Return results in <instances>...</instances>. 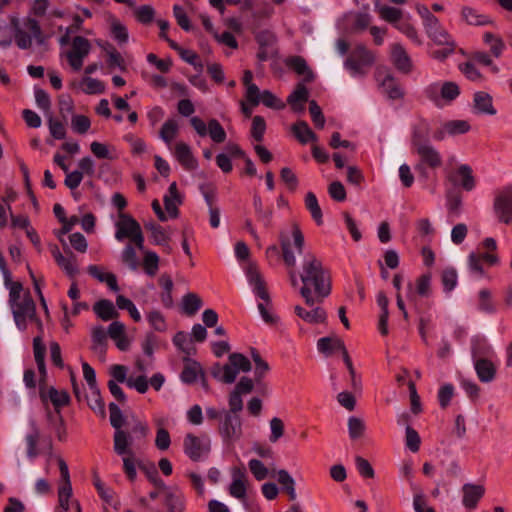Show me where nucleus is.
I'll return each mask as SVG.
<instances>
[{
  "label": "nucleus",
  "mask_w": 512,
  "mask_h": 512,
  "mask_svg": "<svg viewBox=\"0 0 512 512\" xmlns=\"http://www.w3.org/2000/svg\"><path fill=\"white\" fill-rule=\"evenodd\" d=\"M440 49L432 53V57L438 61H444L455 52L456 43L445 28H440L427 35Z\"/></svg>",
  "instance_id": "nucleus-12"
},
{
  "label": "nucleus",
  "mask_w": 512,
  "mask_h": 512,
  "mask_svg": "<svg viewBox=\"0 0 512 512\" xmlns=\"http://www.w3.org/2000/svg\"><path fill=\"white\" fill-rule=\"evenodd\" d=\"M431 281L432 277L430 274H423L418 277L415 281L416 293L421 297H429L432 292Z\"/></svg>",
  "instance_id": "nucleus-59"
},
{
  "label": "nucleus",
  "mask_w": 512,
  "mask_h": 512,
  "mask_svg": "<svg viewBox=\"0 0 512 512\" xmlns=\"http://www.w3.org/2000/svg\"><path fill=\"white\" fill-rule=\"evenodd\" d=\"M257 308L259 314L263 321L266 324L274 325L278 322V317L272 311V301L271 298H267L266 300L257 301Z\"/></svg>",
  "instance_id": "nucleus-46"
},
{
  "label": "nucleus",
  "mask_w": 512,
  "mask_h": 512,
  "mask_svg": "<svg viewBox=\"0 0 512 512\" xmlns=\"http://www.w3.org/2000/svg\"><path fill=\"white\" fill-rule=\"evenodd\" d=\"M91 49V43L85 37L76 36L71 40V47L64 53V56L73 71L81 70L84 60L89 55Z\"/></svg>",
  "instance_id": "nucleus-10"
},
{
  "label": "nucleus",
  "mask_w": 512,
  "mask_h": 512,
  "mask_svg": "<svg viewBox=\"0 0 512 512\" xmlns=\"http://www.w3.org/2000/svg\"><path fill=\"white\" fill-rule=\"evenodd\" d=\"M305 205L306 208L311 213L312 218L315 222L320 225L322 224V210L319 206L316 195L313 192H308L305 196Z\"/></svg>",
  "instance_id": "nucleus-50"
},
{
  "label": "nucleus",
  "mask_w": 512,
  "mask_h": 512,
  "mask_svg": "<svg viewBox=\"0 0 512 512\" xmlns=\"http://www.w3.org/2000/svg\"><path fill=\"white\" fill-rule=\"evenodd\" d=\"M463 505L468 509H474L478 501L483 497L485 488L482 485L466 483L462 487Z\"/></svg>",
  "instance_id": "nucleus-26"
},
{
  "label": "nucleus",
  "mask_w": 512,
  "mask_h": 512,
  "mask_svg": "<svg viewBox=\"0 0 512 512\" xmlns=\"http://www.w3.org/2000/svg\"><path fill=\"white\" fill-rule=\"evenodd\" d=\"M33 351H34V357L35 361L38 367L39 372L44 376L46 374V368H45V353H46V347L42 341V338L40 336H37L33 339Z\"/></svg>",
  "instance_id": "nucleus-45"
},
{
  "label": "nucleus",
  "mask_w": 512,
  "mask_h": 512,
  "mask_svg": "<svg viewBox=\"0 0 512 512\" xmlns=\"http://www.w3.org/2000/svg\"><path fill=\"white\" fill-rule=\"evenodd\" d=\"M126 385L129 388L135 389L139 393L144 394L148 390L149 381L143 374L138 376L130 375L126 381Z\"/></svg>",
  "instance_id": "nucleus-61"
},
{
  "label": "nucleus",
  "mask_w": 512,
  "mask_h": 512,
  "mask_svg": "<svg viewBox=\"0 0 512 512\" xmlns=\"http://www.w3.org/2000/svg\"><path fill=\"white\" fill-rule=\"evenodd\" d=\"M89 407L100 414H104V403L102 401L98 386L89 387V394L86 396Z\"/></svg>",
  "instance_id": "nucleus-55"
},
{
  "label": "nucleus",
  "mask_w": 512,
  "mask_h": 512,
  "mask_svg": "<svg viewBox=\"0 0 512 512\" xmlns=\"http://www.w3.org/2000/svg\"><path fill=\"white\" fill-rule=\"evenodd\" d=\"M424 96L437 108L451 106L460 96L461 88L455 81L436 80L424 88Z\"/></svg>",
  "instance_id": "nucleus-3"
},
{
  "label": "nucleus",
  "mask_w": 512,
  "mask_h": 512,
  "mask_svg": "<svg viewBox=\"0 0 512 512\" xmlns=\"http://www.w3.org/2000/svg\"><path fill=\"white\" fill-rule=\"evenodd\" d=\"M163 201L169 218H176L178 216V206L182 203V197L177 189L176 182L170 184Z\"/></svg>",
  "instance_id": "nucleus-28"
},
{
  "label": "nucleus",
  "mask_w": 512,
  "mask_h": 512,
  "mask_svg": "<svg viewBox=\"0 0 512 512\" xmlns=\"http://www.w3.org/2000/svg\"><path fill=\"white\" fill-rule=\"evenodd\" d=\"M143 267L148 276H155L159 268V256L153 251L145 252Z\"/></svg>",
  "instance_id": "nucleus-56"
},
{
  "label": "nucleus",
  "mask_w": 512,
  "mask_h": 512,
  "mask_svg": "<svg viewBox=\"0 0 512 512\" xmlns=\"http://www.w3.org/2000/svg\"><path fill=\"white\" fill-rule=\"evenodd\" d=\"M318 351L325 354L326 356L331 355L336 351L342 352L344 362L352 374L354 373V368L352 366V362L350 357L345 349L343 341L338 337H323L320 338L317 342Z\"/></svg>",
  "instance_id": "nucleus-18"
},
{
  "label": "nucleus",
  "mask_w": 512,
  "mask_h": 512,
  "mask_svg": "<svg viewBox=\"0 0 512 512\" xmlns=\"http://www.w3.org/2000/svg\"><path fill=\"white\" fill-rule=\"evenodd\" d=\"M173 153L176 159L184 168L188 170H193L196 168L197 161L192 155L191 148L186 143H177L174 147Z\"/></svg>",
  "instance_id": "nucleus-30"
},
{
  "label": "nucleus",
  "mask_w": 512,
  "mask_h": 512,
  "mask_svg": "<svg viewBox=\"0 0 512 512\" xmlns=\"http://www.w3.org/2000/svg\"><path fill=\"white\" fill-rule=\"evenodd\" d=\"M253 206L258 215V218L265 226H269L271 223L273 212L271 209H264L262 199L259 195L253 196Z\"/></svg>",
  "instance_id": "nucleus-57"
},
{
  "label": "nucleus",
  "mask_w": 512,
  "mask_h": 512,
  "mask_svg": "<svg viewBox=\"0 0 512 512\" xmlns=\"http://www.w3.org/2000/svg\"><path fill=\"white\" fill-rule=\"evenodd\" d=\"M110 338L115 342L117 348L121 351H126L130 347V340L126 335L125 325L120 321L112 322L107 330Z\"/></svg>",
  "instance_id": "nucleus-27"
},
{
  "label": "nucleus",
  "mask_w": 512,
  "mask_h": 512,
  "mask_svg": "<svg viewBox=\"0 0 512 512\" xmlns=\"http://www.w3.org/2000/svg\"><path fill=\"white\" fill-rule=\"evenodd\" d=\"M29 424L31 426V432L28 433L25 437L27 444V456L30 459H34L37 456V443L39 439V431L34 419L30 418Z\"/></svg>",
  "instance_id": "nucleus-44"
},
{
  "label": "nucleus",
  "mask_w": 512,
  "mask_h": 512,
  "mask_svg": "<svg viewBox=\"0 0 512 512\" xmlns=\"http://www.w3.org/2000/svg\"><path fill=\"white\" fill-rule=\"evenodd\" d=\"M107 332L102 326H95L92 328L91 337H92V348L97 353H104L106 346V338Z\"/></svg>",
  "instance_id": "nucleus-48"
},
{
  "label": "nucleus",
  "mask_w": 512,
  "mask_h": 512,
  "mask_svg": "<svg viewBox=\"0 0 512 512\" xmlns=\"http://www.w3.org/2000/svg\"><path fill=\"white\" fill-rule=\"evenodd\" d=\"M390 58L394 67L403 74H410L414 70V63L405 47L400 43L390 46Z\"/></svg>",
  "instance_id": "nucleus-19"
},
{
  "label": "nucleus",
  "mask_w": 512,
  "mask_h": 512,
  "mask_svg": "<svg viewBox=\"0 0 512 512\" xmlns=\"http://www.w3.org/2000/svg\"><path fill=\"white\" fill-rule=\"evenodd\" d=\"M40 395L43 401L49 399L56 408L65 406L69 402V395L67 394L66 391H59L53 387H51L47 393L41 391Z\"/></svg>",
  "instance_id": "nucleus-43"
},
{
  "label": "nucleus",
  "mask_w": 512,
  "mask_h": 512,
  "mask_svg": "<svg viewBox=\"0 0 512 512\" xmlns=\"http://www.w3.org/2000/svg\"><path fill=\"white\" fill-rule=\"evenodd\" d=\"M231 478L232 481L228 489L229 494L239 500L245 499L247 492V476L245 470L234 467L231 470Z\"/></svg>",
  "instance_id": "nucleus-23"
},
{
  "label": "nucleus",
  "mask_w": 512,
  "mask_h": 512,
  "mask_svg": "<svg viewBox=\"0 0 512 512\" xmlns=\"http://www.w3.org/2000/svg\"><path fill=\"white\" fill-rule=\"evenodd\" d=\"M248 285L257 301L270 298L264 276L254 264H249L244 270Z\"/></svg>",
  "instance_id": "nucleus-14"
},
{
  "label": "nucleus",
  "mask_w": 512,
  "mask_h": 512,
  "mask_svg": "<svg viewBox=\"0 0 512 512\" xmlns=\"http://www.w3.org/2000/svg\"><path fill=\"white\" fill-rule=\"evenodd\" d=\"M292 131L295 137L302 144H306L308 142L317 141L316 134L311 130L309 125L305 121H298L292 126Z\"/></svg>",
  "instance_id": "nucleus-37"
},
{
  "label": "nucleus",
  "mask_w": 512,
  "mask_h": 512,
  "mask_svg": "<svg viewBox=\"0 0 512 512\" xmlns=\"http://www.w3.org/2000/svg\"><path fill=\"white\" fill-rule=\"evenodd\" d=\"M202 306V300L194 293H188L182 298V309L188 315H194Z\"/></svg>",
  "instance_id": "nucleus-51"
},
{
  "label": "nucleus",
  "mask_w": 512,
  "mask_h": 512,
  "mask_svg": "<svg viewBox=\"0 0 512 512\" xmlns=\"http://www.w3.org/2000/svg\"><path fill=\"white\" fill-rule=\"evenodd\" d=\"M178 131L179 124L175 118L167 119L160 129L159 137L170 150L172 149V141L177 136Z\"/></svg>",
  "instance_id": "nucleus-32"
},
{
  "label": "nucleus",
  "mask_w": 512,
  "mask_h": 512,
  "mask_svg": "<svg viewBox=\"0 0 512 512\" xmlns=\"http://www.w3.org/2000/svg\"><path fill=\"white\" fill-rule=\"evenodd\" d=\"M376 81L385 94L390 99H399L403 96V91L396 79L386 67H378L375 73Z\"/></svg>",
  "instance_id": "nucleus-17"
},
{
  "label": "nucleus",
  "mask_w": 512,
  "mask_h": 512,
  "mask_svg": "<svg viewBox=\"0 0 512 512\" xmlns=\"http://www.w3.org/2000/svg\"><path fill=\"white\" fill-rule=\"evenodd\" d=\"M50 134L55 139H64L66 136V129L63 123L53 118L52 114L46 116Z\"/></svg>",
  "instance_id": "nucleus-63"
},
{
  "label": "nucleus",
  "mask_w": 512,
  "mask_h": 512,
  "mask_svg": "<svg viewBox=\"0 0 512 512\" xmlns=\"http://www.w3.org/2000/svg\"><path fill=\"white\" fill-rule=\"evenodd\" d=\"M146 228L151 232L153 243L165 245L169 241L170 235L162 226L155 223H148Z\"/></svg>",
  "instance_id": "nucleus-54"
},
{
  "label": "nucleus",
  "mask_w": 512,
  "mask_h": 512,
  "mask_svg": "<svg viewBox=\"0 0 512 512\" xmlns=\"http://www.w3.org/2000/svg\"><path fill=\"white\" fill-rule=\"evenodd\" d=\"M202 373L199 363L187 360L185 367L181 373V380L184 383H193L197 380L198 376Z\"/></svg>",
  "instance_id": "nucleus-49"
},
{
  "label": "nucleus",
  "mask_w": 512,
  "mask_h": 512,
  "mask_svg": "<svg viewBox=\"0 0 512 512\" xmlns=\"http://www.w3.org/2000/svg\"><path fill=\"white\" fill-rule=\"evenodd\" d=\"M477 309L485 314L493 315L497 312V306L488 289H481L478 293Z\"/></svg>",
  "instance_id": "nucleus-36"
},
{
  "label": "nucleus",
  "mask_w": 512,
  "mask_h": 512,
  "mask_svg": "<svg viewBox=\"0 0 512 512\" xmlns=\"http://www.w3.org/2000/svg\"><path fill=\"white\" fill-rule=\"evenodd\" d=\"M483 41L489 46L490 52L494 57L499 58L502 56L506 46L500 36L491 32H485L483 34Z\"/></svg>",
  "instance_id": "nucleus-39"
},
{
  "label": "nucleus",
  "mask_w": 512,
  "mask_h": 512,
  "mask_svg": "<svg viewBox=\"0 0 512 512\" xmlns=\"http://www.w3.org/2000/svg\"><path fill=\"white\" fill-rule=\"evenodd\" d=\"M250 370L251 363L246 356L241 353H232L229 355L228 363L223 366L216 365L212 374L217 380L231 384L240 372H249Z\"/></svg>",
  "instance_id": "nucleus-4"
},
{
  "label": "nucleus",
  "mask_w": 512,
  "mask_h": 512,
  "mask_svg": "<svg viewBox=\"0 0 512 512\" xmlns=\"http://www.w3.org/2000/svg\"><path fill=\"white\" fill-rule=\"evenodd\" d=\"M319 303L314 304L313 306H308L306 303V307L301 305H296L294 307V311L296 315L301 318L304 322L308 324H320L325 322L327 318V314L323 308H321Z\"/></svg>",
  "instance_id": "nucleus-21"
},
{
  "label": "nucleus",
  "mask_w": 512,
  "mask_h": 512,
  "mask_svg": "<svg viewBox=\"0 0 512 512\" xmlns=\"http://www.w3.org/2000/svg\"><path fill=\"white\" fill-rule=\"evenodd\" d=\"M79 89L85 94H101L105 90V85L102 81L92 78L83 77L78 83Z\"/></svg>",
  "instance_id": "nucleus-42"
},
{
  "label": "nucleus",
  "mask_w": 512,
  "mask_h": 512,
  "mask_svg": "<svg viewBox=\"0 0 512 512\" xmlns=\"http://www.w3.org/2000/svg\"><path fill=\"white\" fill-rule=\"evenodd\" d=\"M470 125L464 120H452L444 123L435 133L433 138L436 141L444 140L448 135H458L468 132Z\"/></svg>",
  "instance_id": "nucleus-24"
},
{
  "label": "nucleus",
  "mask_w": 512,
  "mask_h": 512,
  "mask_svg": "<svg viewBox=\"0 0 512 512\" xmlns=\"http://www.w3.org/2000/svg\"><path fill=\"white\" fill-rule=\"evenodd\" d=\"M218 432L225 445H234L243 436L241 418L238 415H232L231 412H223L219 422Z\"/></svg>",
  "instance_id": "nucleus-7"
},
{
  "label": "nucleus",
  "mask_w": 512,
  "mask_h": 512,
  "mask_svg": "<svg viewBox=\"0 0 512 512\" xmlns=\"http://www.w3.org/2000/svg\"><path fill=\"white\" fill-rule=\"evenodd\" d=\"M491 347L483 339L474 338L472 340V356L474 358V368L480 381L484 383L491 382L495 377V366L490 360L480 358L488 355Z\"/></svg>",
  "instance_id": "nucleus-5"
},
{
  "label": "nucleus",
  "mask_w": 512,
  "mask_h": 512,
  "mask_svg": "<svg viewBox=\"0 0 512 512\" xmlns=\"http://www.w3.org/2000/svg\"><path fill=\"white\" fill-rule=\"evenodd\" d=\"M210 450V441L188 434L184 439V451L194 461L199 460Z\"/></svg>",
  "instance_id": "nucleus-20"
},
{
  "label": "nucleus",
  "mask_w": 512,
  "mask_h": 512,
  "mask_svg": "<svg viewBox=\"0 0 512 512\" xmlns=\"http://www.w3.org/2000/svg\"><path fill=\"white\" fill-rule=\"evenodd\" d=\"M34 97L37 106L42 109L45 116L52 114L51 112V100L46 91L41 88L34 89Z\"/></svg>",
  "instance_id": "nucleus-60"
},
{
  "label": "nucleus",
  "mask_w": 512,
  "mask_h": 512,
  "mask_svg": "<svg viewBox=\"0 0 512 512\" xmlns=\"http://www.w3.org/2000/svg\"><path fill=\"white\" fill-rule=\"evenodd\" d=\"M90 150L93 155L98 159L113 160L117 158V150L114 146H109L105 143L94 141L90 144Z\"/></svg>",
  "instance_id": "nucleus-38"
},
{
  "label": "nucleus",
  "mask_w": 512,
  "mask_h": 512,
  "mask_svg": "<svg viewBox=\"0 0 512 512\" xmlns=\"http://www.w3.org/2000/svg\"><path fill=\"white\" fill-rule=\"evenodd\" d=\"M190 124L200 137L209 136L215 143H223L226 140V132L217 119H210L206 124L201 118L194 116Z\"/></svg>",
  "instance_id": "nucleus-11"
},
{
  "label": "nucleus",
  "mask_w": 512,
  "mask_h": 512,
  "mask_svg": "<svg viewBox=\"0 0 512 512\" xmlns=\"http://www.w3.org/2000/svg\"><path fill=\"white\" fill-rule=\"evenodd\" d=\"M115 238L122 242L124 239H131L140 229V225L131 216L121 214L115 223Z\"/></svg>",
  "instance_id": "nucleus-22"
},
{
  "label": "nucleus",
  "mask_w": 512,
  "mask_h": 512,
  "mask_svg": "<svg viewBox=\"0 0 512 512\" xmlns=\"http://www.w3.org/2000/svg\"><path fill=\"white\" fill-rule=\"evenodd\" d=\"M428 124L415 128L412 135V147L419 157L415 170L427 178V168L437 169L443 164V157L429 140Z\"/></svg>",
  "instance_id": "nucleus-2"
},
{
  "label": "nucleus",
  "mask_w": 512,
  "mask_h": 512,
  "mask_svg": "<svg viewBox=\"0 0 512 512\" xmlns=\"http://www.w3.org/2000/svg\"><path fill=\"white\" fill-rule=\"evenodd\" d=\"M89 274L100 282L106 283L107 286L117 292L119 290L116 276L110 272H104L96 265H89L87 268Z\"/></svg>",
  "instance_id": "nucleus-34"
},
{
  "label": "nucleus",
  "mask_w": 512,
  "mask_h": 512,
  "mask_svg": "<svg viewBox=\"0 0 512 512\" xmlns=\"http://www.w3.org/2000/svg\"><path fill=\"white\" fill-rule=\"evenodd\" d=\"M452 185L467 192L472 191L476 186V180L472 168L467 164H460L456 169L446 175Z\"/></svg>",
  "instance_id": "nucleus-15"
},
{
  "label": "nucleus",
  "mask_w": 512,
  "mask_h": 512,
  "mask_svg": "<svg viewBox=\"0 0 512 512\" xmlns=\"http://www.w3.org/2000/svg\"><path fill=\"white\" fill-rule=\"evenodd\" d=\"M493 213L498 222L512 223V185L499 190L493 200Z\"/></svg>",
  "instance_id": "nucleus-9"
},
{
  "label": "nucleus",
  "mask_w": 512,
  "mask_h": 512,
  "mask_svg": "<svg viewBox=\"0 0 512 512\" xmlns=\"http://www.w3.org/2000/svg\"><path fill=\"white\" fill-rule=\"evenodd\" d=\"M191 342L192 339L189 337V335L182 331L178 332L173 338L174 345L187 355H190L194 350Z\"/></svg>",
  "instance_id": "nucleus-64"
},
{
  "label": "nucleus",
  "mask_w": 512,
  "mask_h": 512,
  "mask_svg": "<svg viewBox=\"0 0 512 512\" xmlns=\"http://www.w3.org/2000/svg\"><path fill=\"white\" fill-rule=\"evenodd\" d=\"M462 18L469 25L483 26L489 23V19L482 14H479L477 10L464 7L462 9Z\"/></svg>",
  "instance_id": "nucleus-47"
},
{
  "label": "nucleus",
  "mask_w": 512,
  "mask_h": 512,
  "mask_svg": "<svg viewBox=\"0 0 512 512\" xmlns=\"http://www.w3.org/2000/svg\"><path fill=\"white\" fill-rule=\"evenodd\" d=\"M308 99V90L304 85H298L289 95L287 101L295 112H303L304 103Z\"/></svg>",
  "instance_id": "nucleus-35"
},
{
  "label": "nucleus",
  "mask_w": 512,
  "mask_h": 512,
  "mask_svg": "<svg viewBox=\"0 0 512 512\" xmlns=\"http://www.w3.org/2000/svg\"><path fill=\"white\" fill-rule=\"evenodd\" d=\"M276 479L279 484L282 486V490L286 491L291 500H295L297 497L295 490V480L289 474L288 471L284 469H280L276 472Z\"/></svg>",
  "instance_id": "nucleus-41"
},
{
  "label": "nucleus",
  "mask_w": 512,
  "mask_h": 512,
  "mask_svg": "<svg viewBox=\"0 0 512 512\" xmlns=\"http://www.w3.org/2000/svg\"><path fill=\"white\" fill-rule=\"evenodd\" d=\"M481 257L475 252H471L467 257V264L469 273L475 279H482L485 277V271L481 264Z\"/></svg>",
  "instance_id": "nucleus-53"
},
{
  "label": "nucleus",
  "mask_w": 512,
  "mask_h": 512,
  "mask_svg": "<svg viewBox=\"0 0 512 512\" xmlns=\"http://www.w3.org/2000/svg\"><path fill=\"white\" fill-rule=\"evenodd\" d=\"M441 282L446 293L454 290L458 284V274L455 268L447 267L441 275Z\"/></svg>",
  "instance_id": "nucleus-52"
},
{
  "label": "nucleus",
  "mask_w": 512,
  "mask_h": 512,
  "mask_svg": "<svg viewBox=\"0 0 512 512\" xmlns=\"http://www.w3.org/2000/svg\"><path fill=\"white\" fill-rule=\"evenodd\" d=\"M292 241L283 233L280 235L281 249L283 252V260L285 264L294 268L296 266V256L292 251V246L295 247L298 254H301L304 247V236L297 224H293L291 228Z\"/></svg>",
  "instance_id": "nucleus-8"
},
{
  "label": "nucleus",
  "mask_w": 512,
  "mask_h": 512,
  "mask_svg": "<svg viewBox=\"0 0 512 512\" xmlns=\"http://www.w3.org/2000/svg\"><path fill=\"white\" fill-rule=\"evenodd\" d=\"M14 321L20 330H25L27 322L35 319V304L28 294H24L23 299L10 304Z\"/></svg>",
  "instance_id": "nucleus-13"
},
{
  "label": "nucleus",
  "mask_w": 512,
  "mask_h": 512,
  "mask_svg": "<svg viewBox=\"0 0 512 512\" xmlns=\"http://www.w3.org/2000/svg\"><path fill=\"white\" fill-rule=\"evenodd\" d=\"M395 28L403 33L407 38H409L411 41L416 43L417 45H421L422 41L419 37L418 31L414 27L413 24H411L408 21H400L399 23H396Z\"/></svg>",
  "instance_id": "nucleus-58"
},
{
  "label": "nucleus",
  "mask_w": 512,
  "mask_h": 512,
  "mask_svg": "<svg viewBox=\"0 0 512 512\" xmlns=\"http://www.w3.org/2000/svg\"><path fill=\"white\" fill-rule=\"evenodd\" d=\"M93 311L103 321H109L118 316V311L114 304L106 299L97 301L93 306Z\"/></svg>",
  "instance_id": "nucleus-33"
},
{
  "label": "nucleus",
  "mask_w": 512,
  "mask_h": 512,
  "mask_svg": "<svg viewBox=\"0 0 512 512\" xmlns=\"http://www.w3.org/2000/svg\"><path fill=\"white\" fill-rule=\"evenodd\" d=\"M288 65L297 74L305 77L306 79L312 78V73L309 70L305 60L301 57H293L288 61Z\"/></svg>",
  "instance_id": "nucleus-62"
},
{
  "label": "nucleus",
  "mask_w": 512,
  "mask_h": 512,
  "mask_svg": "<svg viewBox=\"0 0 512 512\" xmlns=\"http://www.w3.org/2000/svg\"><path fill=\"white\" fill-rule=\"evenodd\" d=\"M374 61L375 57L372 52L360 45L346 59L344 67L353 78H362L366 75L367 69L372 66Z\"/></svg>",
  "instance_id": "nucleus-6"
},
{
  "label": "nucleus",
  "mask_w": 512,
  "mask_h": 512,
  "mask_svg": "<svg viewBox=\"0 0 512 512\" xmlns=\"http://www.w3.org/2000/svg\"><path fill=\"white\" fill-rule=\"evenodd\" d=\"M133 437L125 431H115L113 436L114 451L120 456L134 455Z\"/></svg>",
  "instance_id": "nucleus-29"
},
{
  "label": "nucleus",
  "mask_w": 512,
  "mask_h": 512,
  "mask_svg": "<svg viewBox=\"0 0 512 512\" xmlns=\"http://www.w3.org/2000/svg\"><path fill=\"white\" fill-rule=\"evenodd\" d=\"M25 26L29 33L17 28L15 31V41L20 49H28L31 47L33 39L39 44L43 42L41 28L35 19H28Z\"/></svg>",
  "instance_id": "nucleus-16"
},
{
  "label": "nucleus",
  "mask_w": 512,
  "mask_h": 512,
  "mask_svg": "<svg viewBox=\"0 0 512 512\" xmlns=\"http://www.w3.org/2000/svg\"><path fill=\"white\" fill-rule=\"evenodd\" d=\"M299 277L302 282L300 294L308 306L321 303L330 294V276L315 255H304Z\"/></svg>",
  "instance_id": "nucleus-1"
},
{
  "label": "nucleus",
  "mask_w": 512,
  "mask_h": 512,
  "mask_svg": "<svg viewBox=\"0 0 512 512\" xmlns=\"http://www.w3.org/2000/svg\"><path fill=\"white\" fill-rule=\"evenodd\" d=\"M473 107L478 114L495 115L497 112L493 107L492 97L484 91L474 94Z\"/></svg>",
  "instance_id": "nucleus-31"
},
{
  "label": "nucleus",
  "mask_w": 512,
  "mask_h": 512,
  "mask_svg": "<svg viewBox=\"0 0 512 512\" xmlns=\"http://www.w3.org/2000/svg\"><path fill=\"white\" fill-rule=\"evenodd\" d=\"M52 255L57 265L66 273L67 276L74 278L79 273V266L74 254L69 252L67 255H63L60 250L55 247L52 250Z\"/></svg>",
  "instance_id": "nucleus-25"
},
{
  "label": "nucleus",
  "mask_w": 512,
  "mask_h": 512,
  "mask_svg": "<svg viewBox=\"0 0 512 512\" xmlns=\"http://www.w3.org/2000/svg\"><path fill=\"white\" fill-rule=\"evenodd\" d=\"M375 10L378 12L381 19L392 23L394 27L396 26V23H399L402 18V11L395 7L376 3Z\"/></svg>",
  "instance_id": "nucleus-40"
}]
</instances>
